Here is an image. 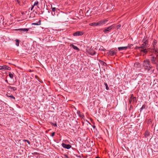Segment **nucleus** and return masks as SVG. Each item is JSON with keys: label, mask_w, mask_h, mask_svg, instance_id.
<instances>
[{"label": "nucleus", "mask_w": 158, "mask_h": 158, "mask_svg": "<svg viewBox=\"0 0 158 158\" xmlns=\"http://www.w3.org/2000/svg\"><path fill=\"white\" fill-rule=\"evenodd\" d=\"M143 65L145 70L149 71L150 69L153 68V67L151 65L149 60L146 59L144 60Z\"/></svg>", "instance_id": "obj_1"}, {"label": "nucleus", "mask_w": 158, "mask_h": 158, "mask_svg": "<svg viewBox=\"0 0 158 158\" xmlns=\"http://www.w3.org/2000/svg\"><path fill=\"white\" fill-rule=\"evenodd\" d=\"M147 46L143 43L140 46H136L135 47V49L146 54L148 52L147 49L145 48Z\"/></svg>", "instance_id": "obj_2"}, {"label": "nucleus", "mask_w": 158, "mask_h": 158, "mask_svg": "<svg viewBox=\"0 0 158 158\" xmlns=\"http://www.w3.org/2000/svg\"><path fill=\"white\" fill-rule=\"evenodd\" d=\"M156 41L154 40L152 43V48L150 51L151 53L155 54H158V49L156 48Z\"/></svg>", "instance_id": "obj_3"}, {"label": "nucleus", "mask_w": 158, "mask_h": 158, "mask_svg": "<svg viewBox=\"0 0 158 158\" xmlns=\"http://www.w3.org/2000/svg\"><path fill=\"white\" fill-rule=\"evenodd\" d=\"M114 25H112L109 27L106 28L103 30V31L105 34H106L109 33L111 30L114 28Z\"/></svg>", "instance_id": "obj_4"}, {"label": "nucleus", "mask_w": 158, "mask_h": 158, "mask_svg": "<svg viewBox=\"0 0 158 158\" xmlns=\"http://www.w3.org/2000/svg\"><path fill=\"white\" fill-rule=\"evenodd\" d=\"M150 56H151L150 57V59L152 64H157L156 62V60L157 59L156 56L155 57L152 54Z\"/></svg>", "instance_id": "obj_5"}, {"label": "nucleus", "mask_w": 158, "mask_h": 158, "mask_svg": "<svg viewBox=\"0 0 158 158\" xmlns=\"http://www.w3.org/2000/svg\"><path fill=\"white\" fill-rule=\"evenodd\" d=\"M133 94L131 95L129 100V102L130 104H131V103H134L136 102V98L135 97H133Z\"/></svg>", "instance_id": "obj_6"}, {"label": "nucleus", "mask_w": 158, "mask_h": 158, "mask_svg": "<svg viewBox=\"0 0 158 158\" xmlns=\"http://www.w3.org/2000/svg\"><path fill=\"white\" fill-rule=\"evenodd\" d=\"M107 21V20H100L97 22V26H101L104 24L106 23Z\"/></svg>", "instance_id": "obj_7"}, {"label": "nucleus", "mask_w": 158, "mask_h": 158, "mask_svg": "<svg viewBox=\"0 0 158 158\" xmlns=\"http://www.w3.org/2000/svg\"><path fill=\"white\" fill-rule=\"evenodd\" d=\"M134 69L137 70H139L140 69V65L138 62H136L134 65Z\"/></svg>", "instance_id": "obj_8"}, {"label": "nucleus", "mask_w": 158, "mask_h": 158, "mask_svg": "<svg viewBox=\"0 0 158 158\" xmlns=\"http://www.w3.org/2000/svg\"><path fill=\"white\" fill-rule=\"evenodd\" d=\"M11 69V68L10 67L6 65H4L3 66H0V70H10Z\"/></svg>", "instance_id": "obj_9"}, {"label": "nucleus", "mask_w": 158, "mask_h": 158, "mask_svg": "<svg viewBox=\"0 0 158 158\" xmlns=\"http://www.w3.org/2000/svg\"><path fill=\"white\" fill-rule=\"evenodd\" d=\"M84 33L81 31H77L73 33L74 36H78L82 35Z\"/></svg>", "instance_id": "obj_10"}, {"label": "nucleus", "mask_w": 158, "mask_h": 158, "mask_svg": "<svg viewBox=\"0 0 158 158\" xmlns=\"http://www.w3.org/2000/svg\"><path fill=\"white\" fill-rule=\"evenodd\" d=\"M61 145L62 147L64 148L67 149H70L71 147V146L69 145V144H65L64 143H63L61 144Z\"/></svg>", "instance_id": "obj_11"}, {"label": "nucleus", "mask_w": 158, "mask_h": 158, "mask_svg": "<svg viewBox=\"0 0 158 158\" xmlns=\"http://www.w3.org/2000/svg\"><path fill=\"white\" fill-rule=\"evenodd\" d=\"M142 42H143V43L145 44L146 46H147L148 45V41L147 37H144L142 40Z\"/></svg>", "instance_id": "obj_12"}, {"label": "nucleus", "mask_w": 158, "mask_h": 158, "mask_svg": "<svg viewBox=\"0 0 158 158\" xmlns=\"http://www.w3.org/2000/svg\"><path fill=\"white\" fill-rule=\"evenodd\" d=\"M129 47H129V46L126 47H119L118 48V49L119 51L122 50H126Z\"/></svg>", "instance_id": "obj_13"}, {"label": "nucleus", "mask_w": 158, "mask_h": 158, "mask_svg": "<svg viewBox=\"0 0 158 158\" xmlns=\"http://www.w3.org/2000/svg\"><path fill=\"white\" fill-rule=\"evenodd\" d=\"M19 31H20L23 32H27L28 31V28H20L18 30Z\"/></svg>", "instance_id": "obj_14"}, {"label": "nucleus", "mask_w": 158, "mask_h": 158, "mask_svg": "<svg viewBox=\"0 0 158 158\" xmlns=\"http://www.w3.org/2000/svg\"><path fill=\"white\" fill-rule=\"evenodd\" d=\"M117 52V50H113L110 52V54L111 55L115 54Z\"/></svg>", "instance_id": "obj_15"}, {"label": "nucleus", "mask_w": 158, "mask_h": 158, "mask_svg": "<svg viewBox=\"0 0 158 158\" xmlns=\"http://www.w3.org/2000/svg\"><path fill=\"white\" fill-rule=\"evenodd\" d=\"M70 46H71L75 50H77V51H79V49L78 47L74 46L73 44H71L70 45Z\"/></svg>", "instance_id": "obj_16"}, {"label": "nucleus", "mask_w": 158, "mask_h": 158, "mask_svg": "<svg viewBox=\"0 0 158 158\" xmlns=\"http://www.w3.org/2000/svg\"><path fill=\"white\" fill-rule=\"evenodd\" d=\"M154 69L153 68L152 69H150L149 71H148V73L151 74L154 73Z\"/></svg>", "instance_id": "obj_17"}, {"label": "nucleus", "mask_w": 158, "mask_h": 158, "mask_svg": "<svg viewBox=\"0 0 158 158\" xmlns=\"http://www.w3.org/2000/svg\"><path fill=\"white\" fill-rule=\"evenodd\" d=\"M52 10L53 12H52V14L53 15H54L55 14V11L56 8L55 7H52Z\"/></svg>", "instance_id": "obj_18"}, {"label": "nucleus", "mask_w": 158, "mask_h": 158, "mask_svg": "<svg viewBox=\"0 0 158 158\" xmlns=\"http://www.w3.org/2000/svg\"><path fill=\"white\" fill-rule=\"evenodd\" d=\"M89 25L91 26H97V22H94L90 23L89 24Z\"/></svg>", "instance_id": "obj_19"}, {"label": "nucleus", "mask_w": 158, "mask_h": 158, "mask_svg": "<svg viewBox=\"0 0 158 158\" xmlns=\"http://www.w3.org/2000/svg\"><path fill=\"white\" fill-rule=\"evenodd\" d=\"M19 44V40L18 39H16L15 40V45L16 46H18Z\"/></svg>", "instance_id": "obj_20"}, {"label": "nucleus", "mask_w": 158, "mask_h": 158, "mask_svg": "<svg viewBox=\"0 0 158 158\" xmlns=\"http://www.w3.org/2000/svg\"><path fill=\"white\" fill-rule=\"evenodd\" d=\"M9 76L10 77L11 79L13 78L14 76H13V74L12 73H9Z\"/></svg>", "instance_id": "obj_21"}, {"label": "nucleus", "mask_w": 158, "mask_h": 158, "mask_svg": "<svg viewBox=\"0 0 158 158\" xmlns=\"http://www.w3.org/2000/svg\"><path fill=\"white\" fill-rule=\"evenodd\" d=\"M38 2L37 1H35L33 5V6L38 5Z\"/></svg>", "instance_id": "obj_22"}, {"label": "nucleus", "mask_w": 158, "mask_h": 158, "mask_svg": "<svg viewBox=\"0 0 158 158\" xmlns=\"http://www.w3.org/2000/svg\"><path fill=\"white\" fill-rule=\"evenodd\" d=\"M104 85L106 86V90H108L109 89V87H108L107 84L106 83H104Z\"/></svg>", "instance_id": "obj_23"}, {"label": "nucleus", "mask_w": 158, "mask_h": 158, "mask_svg": "<svg viewBox=\"0 0 158 158\" xmlns=\"http://www.w3.org/2000/svg\"><path fill=\"white\" fill-rule=\"evenodd\" d=\"M145 136H148L149 135V133L148 131H146L145 133Z\"/></svg>", "instance_id": "obj_24"}, {"label": "nucleus", "mask_w": 158, "mask_h": 158, "mask_svg": "<svg viewBox=\"0 0 158 158\" xmlns=\"http://www.w3.org/2000/svg\"><path fill=\"white\" fill-rule=\"evenodd\" d=\"M89 53L91 55H94L95 54V52L94 51H93L92 52H89Z\"/></svg>", "instance_id": "obj_25"}, {"label": "nucleus", "mask_w": 158, "mask_h": 158, "mask_svg": "<svg viewBox=\"0 0 158 158\" xmlns=\"http://www.w3.org/2000/svg\"><path fill=\"white\" fill-rule=\"evenodd\" d=\"M11 89L13 91H15L17 90L16 88L15 87H12Z\"/></svg>", "instance_id": "obj_26"}, {"label": "nucleus", "mask_w": 158, "mask_h": 158, "mask_svg": "<svg viewBox=\"0 0 158 158\" xmlns=\"http://www.w3.org/2000/svg\"><path fill=\"white\" fill-rule=\"evenodd\" d=\"M51 124L53 126H54L55 127H57V124L56 123H51Z\"/></svg>", "instance_id": "obj_27"}, {"label": "nucleus", "mask_w": 158, "mask_h": 158, "mask_svg": "<svg viewBox=\"0 0 158 158\" xmlns=\"http://www.w3.org/2000/svg\"><path fill=\"white\" fill-rule=\"evenodd\" d=\"M8 97H10L11 98H12L14 99H15V98L12 95H10L8 96Z\"/></svg>", "instance_id": "obj_28"}, {"label": "nucleus", "mask_w": 158, "mask_h": 158, "mask_svg": "<svg viewBox=\"0 0 158 158\" xmlns=\"http://www.w3.org/2000/svg\"><path fill=\"white\" fill-rule=\"evenodd\" d=\"M24 141L27 142L29 144H30V142L29 141L27 140H24Z\"/></svg>", "instance_id": "obj_29"}, {"label": "nucleus", "mask_w": 158, "mask_h": 158, "mask_svg": "<svg viewBox=\"0 0 158 158\" xmlns=\"http://www.w3.org/2000/svg\"><path fill=\"white\" fill-rule=\"evenodd\" d=\"M145 106L144 105H143L142 106V107L141 108V109H144L145 108Z\"/></svg>", "instance_id": "obj_30"}, {"label": "nucleus", "mask_w": 158, "mask_h": 158, "mask_svg": "<svg viewBox=\"0 0 158 158\" xmlns=\"http://www.w3.org/2000/svg\"><path fill=\"white\" fill-rule=\"evenodd\" d=\"M55 134V133L54 132H52V137H53V136H54Z\"/></svg>", "instance_id": "obj_31"}, {"label": "nucleus", "mask_w": 158, "mask_h": 158, "mask_svg": "<svg viewBox=\"0 0 158 158\" xmlns=\"http://www.w3.org/2000/svg\"><path fill=\"white\" fill-rule=\"evenodd\" d=\"M7 88L9 89H11V88H12V87L10 86H7Z\"/></svg>", "instance_id": "obj_32"}, {"label": "nucleus", "mask_w": 158, "mask_h": 158, "mask_svg": "<svg viewBox=\"0 0 158 158\" xmlns=\"http://www.w3.org/2000/svg\"><path fill=\"white\" fill-rule=\"evenodd\" d=\"M148 122H149V123H151V122H152L151 119H149L148 120Z\"/></svg>", "instance_id": "obj_33"}, {"label": "nucleus", "mask_w": 158, "mask_h": 158, "mask_svg": "<svg viewBox=\"0 0 158 158\" xmlns=\"http://www.w3.org/2000/svg\"><path fill=\"white\" fill-rule=\"evenodd\" d=\"M156 67L157 69L158 70V64H156Z\"/></svg>", "instance_id": "obj_34"}, {"label": "nucleus", "mask_w": 158, "mask_h": 158, "mask_svg": "<svg viewBox=\"0 0 158 158\" xmlns=\"http://www.w3.org/2000/svg\"><path fill=\"white\" fill-rule=\"evenodd\" d=\"M34 6H33H33H32V7H31V10H33V8H34Z\"/></svg>", "instance_id": "obj_35"}, {"label": "nucleus", "mask_w": 158, "mask_h": 158, "mask_svg": "<svg viewBox=\"0 0 158 158\" xmlns=\"http://www.w3.org/2000/svg\"><path fill=\"white\" fill-rule=\"evenodd\" d=\"M121 26V25L119 24V25H118V28H119Z\"/></svg>", "instance_id": "obj_36"}, {"label": "nucleus", "mask_w": 158, "mask_h": 158, "mask_svg": "<svg viewBox=\"0 0 158 158\" xmlns=\"http://www.w3.org/2000/svg\"><path fill=\"white\" fill-rule=\"evenodd\" d=\"M32 24H33V25H38L37 23H32Z\"/></svg>", "instance_id": "obj_37"}, {"label": "nucleus", "mask_w": 158, "mask_h": 158, "mask_svg": "<svg viewBox=\"0 0 158 158\" xmlns=\"http://www.w3.org/2000/svg\"><path fill=\"white\" fill-rule=\"evenodd\" d=\"M156 57L157 58V61H158V54H156Z\"/></svg>", "instance_id": "obj_38"}, {"label": "nucleus", "mask_w": 158, "mask_h": 158, "mask_svg": "<svg viewBox=\"0 0 158 158\" xmlns=\"http://www.w3.org/2000/svg\"><path fill=\"white\" fill-rule=\"evenodd\" d=\"M5 81H6L7 83H8V81H7V80H5Z\"/></svg>", "instance_id": "obj_39"}, {"label": "nucleus", "mask_w": 158, "mask_h": 158, "mask_svg": "<svg viewBox=\"0 0 158 158\" xmlns=\"http://www.w3.org/2000/svg\"><path fill=\"white\" fill-rule=\"evenodd\" d=\"M102 63H103V64H106V63L104 62H102Z\"/></svg>", "instance_id": "obj_40"}, {"label": "nucleus", "mask_w": 158, "mask_h": 158, "mask_svg": "<svg viewBox=\"0 0 158 158\" xmlns=\"http://www.w3.org/2000/svg\"><path fill=\"white\" fill-rule=\"evenodd\" d=\"M96 158H99V157H96Z\"/></svg>", "instance_id": "obj_41"}, {"label": "nucleus", "mask_w": 158, "mask_h": 158, "mask_svg": "<svg viewBox=\"0 0 158 158\" xmlns=\"http://www.w3.org/2000/svg\"><path fill=\"white\" fill-rule=\"evenodd\" d=\"M17 1L19 2V1L18 0H17Z\"/></svg>", "instance_id": "obj_42"}]
</instances>
